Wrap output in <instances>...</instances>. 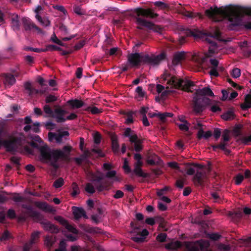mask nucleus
I'll return each mask as SVG.
<instances>
[{"label": "nucleus", "instance_id": "c756f323", "mask_svg": "<svg viewBox=\"0 0 251 251\" xmlns=\"http://www.w3.org/2000/svg\"><path fill=\"white\" fill-rule=\"evenodd\" d=\"M212 136V132L210 131H207L205 132H204L203 130L201 129L199 130L198 133V137L199 139H201L204 138L205 139H208Z\"/></svg>", "mask_w": 251, "mask_h": 251}, {"label": "nucleus", "instance_id": "1a4fd4ad", "mask_svg": "<svg viewBox=\"0 0 251 251\" xmlns=\"http://www.w3.org/2000/svg\"><path fill=\"white\" fill-rule=\"evenodd\" d=\"M124 136L129 138V140L131 144H134V150L136 152H139L143 150L142 143L143 141L139 139L134 130L130 128H126L124 133Z\"/></svg>", "mask_w": 251, "mask_h": 251}, {"label": "nucleus", "instance_id": "c9c22d12", "mask_svg": "<svg viewBox=\"0 0 251 251\" xmlns=\"http://www.w3.org/2000/svg\"><path fill=\"white\" fill-rule=\"evenodd\" d=\"M134 113L132 111L127 112L126 114V124L128 125L130 124H132L133 123V115Z\"/></svg>", "mask_w": 251, "mask_h": 251}, {"label": "nucleus", "instance_id": "bb28decb", "mask_svg": "<svg viewBox=\"0 0 251 251\" xmlns=\"http://www.w3.org/2000/svg\"><path fill=\"white\" fill-rule=\"evenodd\" d=\"M230 138L229 130L225 129L223 132L222 141L219 144H224L225 145H228V142L229 141Z\"/></svg>", "mask_w": 251, "mask_h": 251}, {"label": "nucleus", "instance_id": "cd10ccee", "mask_svg": "<svg viewBox=\"0 0 251 251\" xmlns=\"http://www.w3.org/2000/svg\"><path fill=\"white\" fill-rule=\"evenodd\" d=\"M227 145H225L224 144H218L212 146L213 149L214 151H216L217 149H220L225 151L226 154L228 155L230 153V151L228 149H226V146Z\"/></svg>", "mask_w": 251, "mask_h": 251}, {"label": "nucleus", "instance_id": "09e8293b", "mask_svg": "<svg viewBox=\"0 0 251 251\" xmlns=\"http://www.w3.org/2000/svg\"><path fill=\"white\" fill-rule=\"evenodd\" d=\"M244 178V176L242 174H238L234 177L235 184L238 185H240L243 181Z\"/></svg>", "mask_w": 251, "mask_h": 251}, {"label": "nucleus", "instance_id": "473e14b6", "mask_svg": "<svg viewBox=\"0 0 251 251\" xmlns=\"http://www.w3.org/2000/svg\"><path fill=\"white\" fill-rule=\"evenodd\" d=\"M222 118L225 121H229L233 119L234 117V113L232 111L228 110L224 113L222 116Z\"/></svg>", "mask_w": 251, "mask_h": 251}, {"label": "nucleus", "instance_id": "4d7b16f0", "mask_svg": "<svg viewBox=\"0 0 251 251\" xmlns=\"http://www.w3.org/2000/svg\"><path fill=\"white\" fill-rule=\"evenodd\" d=\"M241 75V71L239 68H235L232 70L231 75L234 78H238Z\"/></svg>", "mask_w": 251, "mask_h": 251}, {"label": "nucleus", "instance_id": "680f3d73", "mask_svg": "<svg viewBox=\"0 0 251 251\" xmlns=\"http://www.w3.org/2000/svg\"><path fill=\"white\" fill-rule=\"evenodd\" d=\"M135 92L140 98H143L145 96V93L143 91V88L141 86H138L136 89Z\"/></svg>", "mask_w": 251, "mask_h": 251}, {"label": "nucleus", "instance_id": "dca6fc26", "mask_svg": "<svg viewBox=\"0 0 251 251\" xmlns=\"http://www.w3.org/2000/svg\"><path fill=\"white\" fill-rule=\"evenodd\" d=\"M207 42L210 44V46L208 49V54L206 53L205 54L206 57H204L202 59V67H204V62L205 61V59L206 57H210L212 54H214L217 50V44L216 42L215 41H212L210 39H207Z\"/></svg>", "mask_w": 251, "mask_h": 251}, {"label": "nucleus", "instance_id": "de8ad7c7", "mask_svg": "<svg viewBox=\"0 0 251 251\" xmlns=\"http://www.w3.org/2000/svg\"><path fill=\"white\" fill-rule=\"evenodd\" d=\"M108 54L109 55L112 56L113 55H117L118 54H121V51L117 48H112L110 49Z\"/></svg>", "mask_w": 251, "mask_h": 251}, {"label": "nucleus", "instance_id": "58836bf2", "mask_svg": "<svg viewBox=\"0 0 251 251\" xmlns=\"http://www.w3.org/2000/svg\"><path fill=\"white\" fill-rule=\"evenodd\" d=\"M245 101L246 103L242 105V108L243 109H248L251 107V96L250 95H247L246 97Z\"/></svg>", "mask_w": 251, "mask_h": 251}, {"label": "nucleus", "instance_id": "ddd939ff", "mask_svg": "<svg viewBox=\"0 0 251 251\" xmlns=\"http://www.w3.org/2000/svg\"><path fill=\"white\" fill-rule=\"evenodd\" d=\"M69 133L67 131H64L59 133L49 132L48 133L49 140L52 141L55 140L57 143L61 144L62 143V138L66 136H69Z\"/></svg>", "mask_w": 251, "mask_h": 251}, {"label": "nucleus", "instance_id": "3c124183", "mask_svg": "<svg viewBox=\"0 0 251 251\" xmlns=\"http://www.w3.org/2000/svg\"><path fill=\"white\" fill-rule=\"evenodd\" d=\"M50 40L53 42L58 44V45L63 47L65 46V44L57 38L56 36L54 33L52 35Z\"/></svg>", "mask_w": 251, "mask_h": 251}, {"label": "nucleus", "instance_id": "6ab92c4d", "mask_svg": "<svg viewBox=\"0 0 251 251\" xmlns=\"http://www.w3.org/2000/svg\"><path fill=\"white\" fill-rule=\"evenodd\" d=\"M25 88L26 91H27L28 96L31 97L39 94H43L44 93V91L43 90H38L33 88L29 82H26L25 84Z\"/></svg>", "mask_w": 251, "mask_h": 251}, {"label": "nucleus", "instance_id": "6e6552de", "mask_svg": "<svg viewBox=\"0 0 251 251\" xmlns=\"http://www.w3.org/2000/svg\"><path fill=\"white\" fill-rule=\"evenodd\" d=\"M162 78L164 80H167V84L172 88L181 89L185 91L192 92L190 88L194 86V82L191 80H184L175 76H171L170 74L168 73H164Z\"/></svg>", "mask_w": 251, "mask_h": 251}, {"label": "nucleus", "instance_id": "72a5a7b5", "mask_svg": "<svg viewBox=\"0 0 251 251\" xmlns=\"http://www.w3.org/2000/svg\"><path fill=\"white\" fill-rule=\"evenodd\" d=\"M179 13L183 15L191 18H193L196 17L195 13L186 10L185 8H181L179 10Z\"/></svg>", "mask_w": 251, "mask_h": 251}, {"label": "nucleus", "instance_id": "393cba45", "mask_svg": "<svg viewBox=\"0 0 251 251\" xmlns=\"http://www.w3.org/2000/svg\"><path fill=\"white\" fill-rule=\"evenodd\" d=\"M34 205L39 209L44 211L48 212H51L52 211L51 207L46 202L35 201Z\"/></svg>", "mask_w": 251, "mask_h": 251}, {"label": "nucleus", "instance_id": "49530a36", "mask_svg": "<svg viewBox=\"0 0 251 251\" xmlns=\"http://www.w3.org/2000/svg\"><path fill=\"white\" fill-rule=\"evenodd\" d=\"M130 226L133 228L132 232L133 233H138V230L140 229L141 226L139 225L138 223L137 222H131L130 223Z\"/></svg>", "mask_w": 251, "mask_h": 251}, {"label": "nucleus", "instance_id": "4468645a", "mask_svg": "<svg viewBox=\"0 0 251 251\" xmlns=\"http://www.w3.org/2000/svg\"><path fill=\"white\" fill-rule=\"evenodd\" d=\"M38 222L40 223L45 230L54 233H56L59 232V229L56 226L52 224L50 222L44 220L43 217L41 221Z\"/></svg>", "mask_w": 251, "mask_h": 251}, {"label": "nucleus", "instance_id": "7c9ffc66", "mask_svg": "<svg viewBox=\"0 0 251 251\" xmlns=\"http://www.w3.org/2000/svg\"><path fill=\"white\" fill-rule=\"evenodd\" d=\"M153 5L160 10H165L169 8V5L168 4L160 1L154 2Z\"/></svg>", "mask_w": 251, "mask_h": 251}, {"label": "nucleus", "instance_id": "2f4dec72", "mask_svg": "<svg viewBox=\"0 0 251 251\" xmlns=\"http://www.w3.org/2000/svg\"><path fill=\"white\" fill-rule=\"evenodd\" d=\"M133 173L135 174L136 175L144 178H146L148 176L146 173L143 172L141 167H134Z\"/></svg>", "mask_w": 251, "mask_h": 251}, {"label": "nucleus", "instance_id": "20e7f679", "mask_svg": "<svg viewBox=\"0 0 251 251\" xmlns=\"http://www.w3.org/2000/svg\"><path fill=\"white\" fill-rule=\"evenodd\" d=\"M133 13L135 15L136 23L139 25L147 27L149 29H152L154 31L161 33L162 28L159 25H155L153 23L141 17L154 19L157 17L159 15L156 13H154L152 9L151 8L145 9L142 7H138L133 10Z\"/></svg>", "mask_w": 251, "mask_h": 251}, {"label": "nucleus", "instance_id": "412c9836", "mask_svg": "<svg viewBox=\"0 0 251 251\" xmlns=\"http://www.w3.org/2000/svg\"><path fill=\"white\" fill-rule=\"evenodd\" d=\"M85 105V103L78 99H71L66 102L67 106H70L72 109H78Z\"/></svg>", "mask_w": 251, "mask_h": 251}, {"label": "nucleus", "instance_id": "c03bdc74", "mask_svg": "<svg viewBox=\"0 0 251 251\" xmlns=\"http://www.w3.org/2000/svg\"><path fill=\"white\" fill-rule=\"evenodd\" d=\"M214 101L212 100L211 105H210V110L213 113H216L221 112L222 111L221 108H220L217 104H213Z\"/></svg>", "mask_w": 251, "mask_h": 251}, {"label": "nucleus", "instance_id": "052dcab7", "mask_svg": "<svg viewBox=\"0 0 251 251\" xmlns=\"http://www.w3.org/2000/svg\"><path fill=\"white\" fill-rule=\"evenodd\" d=\"M57 100V98L52 95L48 96L45 100V101L47 103L54 102Z\"/></svg>", "mask_w": 251, "mask_h": 251}, {"label": "nucleus", "instance_id": "aec40b11", "mask_svg": "<svg viewBox=\"0 0 251 251\" xmlns=\"http://www.w3.org/2000/svg\"><path fill=\"white\" fill-rule=\"evenodd\" d=\"M73 213L75 219L78 220L81 217L88 219L85 211L81 207L73 206L72 207Z\"/></svg>", "mask_w": 251, "mask_h": 251}, {"label": "nucleus", "instance_id": "4c0bfd02", "mask_svg": "<svg viewBox=\"0 0 251 251\" xmlns=\"http://www.w3.org/2000/svg\"><path fill=\"white\" fill-rule=\"evenodd\" d=\"M188 34L195 38H200L201 37L202 33L201 31L197 30L189 29L187 32Z\"/></svg>", "mask_w": 251, "mask_h": 251}, {"label": "nucleus", "instance_id": "f257e3e1", "mask_svg": "<svg viewBox=\"0 0 251 251\" xmlns=\"http://www.w3.org/2000/svg\"><path fill=\"white\" fill-rule=\"evenodd\" d=\"M205 14L214 22H220L224 19H227L230 22L229 28L233 30L234 27L241 25L245 15L251 16V8L232 5L225 8L211 7L205 11Z\"/></svg>", "mask_w": 251, "mask_h": 251}, {"label": "nucleus", "instance_id": "f704fd0d", "mask_svg": "<svg viewBox=\"0 0 251 251\" xmlns=\"http://www.w3.org/2000/svg\"><path fill=\"white\" fill-rule=\"evenodd\" d=\"M44 112L48 115V117H52L54 116V111L48 104H45L43 107Z\"/></svg>", "mask_w": 251, "mask_h": 251}, {"label": "nucleus", "instance_id": "bf43d9fd", "mask_svg": "<svg viewBox=\"0 0 251 251\" xmlns=\"http://www.w3.org/2000/svg\"><path fill=\"white\" fill-rule=\"evenodd\" d=\"M168 166L172 169L177 170H179L180 169L178 164L175 161L168 162Z\"/></svg>", "mask_w": 251, "mask_h": 251}, {"label": "nucleus", "instance_id": "a19ab883", "mask_svg": "<svg viewBox=\"0 0 251 251\" xmlns=\"http://www.w3.org/2000/svg\"><path fill=\"white\" fill-rule=\"evenodd\" d=\"M40 232L39 231H35L33 232L31 236L30 244L31 245L35 244L37 240L39 238Z\"/></svg>", "mask_w": 251, "mask_h": 251}, {"label": "nucleus", "instance_id": "2eb2a0df", "mask_svg": "<svg viewBox=\"0 0 251 251\" xmlns=\"http://www.w3.org/2000/svg\"><path fill=\"white\" fill-rule=\"evenodd\" d=\"M22 23L26 31L30 30L32 28L35 29L39 33H41L42 30L41 28L35 25L30 19L28 18H23Z\"/></svg>", "mask_w": 251, "mask_h": 251}, {"label": "nucleus", "instance_id": "0e129e2a", "mask_svg": "<svg viewBox=\"0 0 251 251\" xmlns=\"http://www.w3.org/2000/svg\"><path fill=\"white\" fill-rule=\"evenodd\" d=\"M123 168H124L126 173L127 174L131 173V168L129 167V166L128 165V161H127V160L126 159H125V160Z\"/></svg>", "mask_w": 251, "mask_h": 251}, {"label": "nucleus", "instance_id": "b1692460", "mask_svg": "<svg viewBox=\"0 0 251 251\" xmlns=\"http://www.w3.org/2000/svg\"><path fill=\"white\" fill-rule=\"evenodd\" d=\"M208 37H212L219 41H223L221 38V34L218 28L213 29L211 31L207 32L204 34Z\"/></svg>", "mask_w": 251, "mask_h": 251}, {"label": "nucleus", "instance_id": "37998d69", "mask_svg": "<svg viewBox=\"0 0 251 251\" xmlns=\"http://www.w3.org/2000/svg\"><path fill=\"white\" fill-rule=\"evenodd\" d=\"M73 10L75 14L80 16L84 15L85 13L80 6L77 5L73 6Z\"/></svg>", "mask_w": 251, "mask_h": 251}, {"label": "nucleus", "instance_id": "8fccbe9b", "mask_svg": "<svg viewBox=\"0 0 251 251\" xmlns=\"http://www.w3.org/2000/svg\"><path fill=\"white\" fill-rule=\"evenodd\" d=\"M207 237L212 240L217 241L220 238L221 235L217 233H212L210 234L208 233L207 234Z\"/></svg>", "mask_w": 251, "mask_h": 251}, {"label": "nucleus", "instance_id": "0eeeda50", "mask_svg": "<svg viewBox=\"0 0 251 251\" xmlns=\"http://www.w3.org/2000/svg\"><path fill=\"white\" fill-rule=\"evenodd\" d=\"M72 150L73 148L71 146H64L62 150L56 149L51 150L49 152V157L48 158L42 159L50 161V165L53 167L55 170H56L59 167L57 163L59 159L67 161L70 160V156Z\"/></svg>", "mask_w": 251, "mask_h": 251}, {"label": "nucleus", "instance_id": "c85d7f7f", "mask_svg": "<svg viewBox=\"0 0 251 251\" xmlns=\"http://www.w3.org/2000/svg\"><path fill=\"white\" fill-rule=\"evenodd\" d=\"M55 242V238L52 235H47L45 237V244L49 248H50Z\"/></svg>", "mask_w": 251, "mask_h": 251}, {"label": "nucleus", "instance_id": "5701e85b", "mask_svg": "<svg viewBox=\"0 0 251 251\" xmlns=\"http://www.w3.org/2000/svg\"><path fill=\"white\" fill-rule=\"evenodd\" d=\"M209 63L212 66L209 72V75L215 77L218 76L219 73L217 72V68L219 65V61L216 59L211 58L209 59Z\"/></svg>", "mask_w": 251, "mask_h": 251}, {"label": "nucleus", "instance_id": "a211bd4d", "mask_svg": "<svg viewBox=\"0 0 251 251\" xmlns=\"http://www.w3.org/2000/svg\"><path fill=\"white\" fill-rule=\"evenodd\" d=\"M66 113H67V111L65 110L60 108H56L54 111V116L52 117L55 118L56 122L58 123H64L66 121V119L63 117V116Z\"/></svg>", "mask_w": 251, "mask_h": 251}, {"label": "nucleus", "instance_id": "6e6d98bb", "mask_svg": "<svg viewBox=\"0 0 251 251\" xmlns=\"http://www.w3.org/2000/svg\"><path fill=\"white\" fill-rule=\"evenodd\" d=\"M167 234L164 233H159L156 237V240L160 242H164L166 241Z\"/></svg>", "mask_w": 251, "mask_h": 251}, {"label": "nucleus", "instance_id": "4be33fe9", "mask_svg": "<svg viewBox=\"0 0 251 251\" xmlns=\"http://www.w3.org/2000/svg\"><path fill=\"white\" fill-rule=\"evenodd\" d=\"M59 222L67 229L69 231L74 233L78 234V230L72 225H70L66 220L61 217H59L57 219Z\"/></svg>", "mask_w": 251, "mask_h": 251}, {"label": "nucleus", "instance_id": "f03ea898", "mask_svg": "<svg viewBox=\"0 0 251 251\" xmlns=\"http://www.w3.org/2000/svg\"><path fill=\"white\" fill-rule=\"evenodd\" d=\"M97 174L99 175L92 172L89 173L90 180L92 183L86 184L85 191L90 194L95 193L96 190L99 192L108 191L113 185L114 181H119V178L116 176V171L115 170L108 171L105 174L106 178L112 180L104 179L102 173L100 171H97Z\"/></svg>", "mask_w": 251, "mask_h": 251}, {"label": "nucleus", "instance_id": "f8f14e48", "mask_svg": "<svg viewBox=\"0 0 251 251\" xmlns=\"http://www.w3.org/2000/svg\"><path fill=\"white\" fill-rule=\"evenodd\" d=\"M22 207L27 210L26 214H28L30 217L33 218L34 220L37 221H41L43 218V216L38 211L34 210L32 207L30 205H27L23 204Z\"/></svg>", "mask_w": 251, "mask_h": 251}, {"label": "nucleus", "instance_id": "5fc2aeb1", "mask_svg": "<svg viewBox=\"0 0 251 251\" xmlns=\"http://www.w3.org/2000/svg\"><path fill=\"white\" fill-rule=\"evenodd\" d=\"M112 148L114 152H117L119 150V144L116 139H112Z\"/></svg>", "mask_w": 251, "mask_h": 251}, {"label": "nucleus", "instance_id": "13d9d810", "mask_svg": "<svg viewBox=\"0 0 251 251\" xmlns=\"http://www.w3.org/2000/svg\"><path fill=\"white\" fill-rule=\"evenodd\" d=\"M189 123L187 121H185V123L183 124H180L179 125V128L180 130L187 131L189 130V127L188 126Z\"/></svg>", "mask_w": 251, "mask_h": 251}, {"label": "nucleus", "instance_id": "69168bd1", "mask_svg": "<svg viewBox=\"0 0 251 251\" xmlns=\"http://www.w3.org/2000/svg\"><path fill=\"white\" fill-rule=\"evenodd\" d=\"M11 26L14 30H19L20 29V22L14 21L11 22Z\"/></svg>", "mask_w": 251, "mask_h": 251}, {"label": "nucleus", "instance_id": "ea45409f", "mask_svg": "<svg viewBox=\"0 0 251 251\" xmlns=\"http://www.w3.org/2000/svg\"><path fill=\"white\" fill-rule=\"evenodd\" d=\"M86 111H90L93 114H97L100 113L102 111L100 109H98L95 106H88L85 109Z\"/></svg>", "mask_w": 251, "mask_h": 251}, {"label": "nucleus", "instance_id": "603ef678", "mask_svg": "<svg viewBox=\"0 0 251 251\" xmlns=\"http://www.w3.org/2000/svg\"><path fill=\"white\" fill-rule=\"evenodd\" d=\"M57 27H58L60 31H61L63 34H67L68 33V30L67 27L62 23H59L57 25Z\"/></svg>", "mask_w": 251, "mask_h": 251}, {"label": "nucleus", "instance_id": "338daca9", "mask_svg": "<svg viewBox=\"0 0 251 251\" xmlns=\"http://www.w3.org/2000/svg\"><path fill=\"white\" fill-rule=\"evenodd\" d=\"M243 52L245 56L249 57L251 55V47L244 49Z\"/></svg>", "mask_w": 251, "mask_h": 251}, {"label": "nucleus", "instance_id": "a18cd8bd", "mask_svg": "<svg viewBox=\"0 0 251 251\" xmlns=\"http://www.w3.org/2000/svg\"><path fill=\"white\" fill-rule=\"evenodd\" d=\"M185 247L187 249L186 251H199L198 247L195 246H191L189 242H185Z\"/></svg>", "mask_w": 251, "mask_h": 251}, {"label": "nucleus", "instance_id": "423d86ee", "mask_svg": "<svg viewBox=\"0 0 251 251\" xmlns=\"http://www.w3.org/2000/svg\"><path fill=\"white\" fill-rule=\"evenodd\" d=\"M3 132V128L0 127V138ZM24 136L22 133L13 132L7 138L0 141V146H3L7 152L15 153L23 144Z\"/></svg>", "mask_w": 251, "mask_h": 251}, {"label": "nucleus", "instance_id": "39448f33", "mask_svg": "<svg viewBox=\"0 0 251 251\" xmlns=\"http://www.w3.org/2000/svg\"><path fill=\"white\" fill-rule=\"evenodd\" d=\"M205 96L214 97V95L209 87L197 89L193 97L192 103L193 111L196 115H200L206 108V105L212 104V100Z\"/></svg>", "mask_w": 251, "mask_h": 251}, {"label": "nucleus", "instance_id": "e2e57ef3", "mask_svg": "<svg viewBox=\"0 0 251 251\" xmlns=\"http://www.w3.org/2000/svg\"><path fill=\"white\" fill-rule=\"evenodd\" d=\"M7 216L10 219H14L16 217L15 211L12 209H9L7 212Z\"/></svg>", "mask_w": 251, "mask_h": 251}, {"label": "nucleus", "instance_id": "774afa93", "mask_svg": "<svg viewBox=\"0 0 251 251\" xmlns=\"http://www.w3.org/2000/svg\"><path fill=\"white\" fill-rule=\"evenodd\" d=\"M241 140L245 145H248L250 142H251V135L247 137H242Z\"/></svg>", "mask_w": 251, "mask_h": 251}, {"label": "nucleus", "instance_id": "f3484780", "mask_svg": "<svg viewBox=\"0 0 251 251\" xmlns=\"http://www.w3.org/2000/svg\"><path fill=\"white\" fill-rule=\"evenodd\" d=\"M18 74L16 73L15 75L11 74H6L3 75L4 80L3 83L6 86L10 87L14 85L16 82L15 76L17 77Z\"/></svg>", "mask_w": 251, "mask_h": 251}, {"label": "nucleus", "instance_id": "9b49d317", "mask_svg": "<svg viewBox=\"0 0 251 251\" xmlns=\"http://www.w3.org/2000/svg\"><path fill=\"white\" fill-rule=\"evenodd\" d=\"M208 177L205 172L197 171L194 176L193 181L196 186L203 187L206 183Z\"/></svg>", "mask_w": 251, "mask_h": 251}, {"label": "nucleus", "instance_id": "864d4df0", "mask_svg": "<svg viewBox=\"0 0 251 251\" xmlns=\"http://www.w3.org/2000/svg\"><path fill=\"white\" fill-rule=\"evenodd\" d=\"M10 237V234L7 230L4 231L0 235V242L7 240Z\"/></svg>", "mask_w": 251, "mask_h": 251}, {"label": "nucleus", "instance_id": "e433bc0d", "mask_svg": "<svg viewBox=\"0 0 251 251\" xmlns=\"http://www.w3.org/2000/svg\"><path fill=\"white\" fill-rule=\"evenodd\" d=\"M72 192L71 193V195L72 197H75L76 195L79 194L80 193V190L79 188V187L78 185L76 184V182H73L72 185Z\"/></svg>", "mask_w": 251, "mask_h": 251}, {"label": "nucleus", "instance_id": "a878e982", "mask_svg": "<svg viewBox=\"0 0 251 251\" xmlns=\"http://www.w3.org/2000/svg\"><path fill=\"white\" fill-rule=\"evenodd\" d=\"M185 58L184 52H178L175 54L172 61L174 65H177L182 60Z\"/></svg>", "mask_w": 251, "mask_h": 251}, {"label": "nucleus", "instance_id": "79ce46f5", "mask_svg": "<svg viewBox=\"0 0 251 251\" xmlns=\"http://www.w3.org/2000/svg\"><path fill=\"white\" fill-rule=\"evenodd\" d=\"M64 183V179L62 177H59L54 181L53 186L55 188H59L63 186Z\"/></svg>", "mask_w": 251, "mask_h": 251}, {"label": "nucleus", "instance_id": "7ed1b4c3", "mask_svg": "<svg viewBox=\"0 0 251 251\" xmlns=\"http://www.w3.org/2000/svg\"><path fill=\"white\" fill-rule=\"evenodd\" d=\"M166 57V54L164 52L157 55L153 53L149 54L136 52L129 54L127 61L131 67H137L142 63L155 66L158 65Z\"/></svg>", "mask_w": 251, "mask_h": 251}, {"label": "nucleus", "instance_id": "9d476101", "mask_svg": "<svg viewBox=\"0 0 251 251\" xmlns=\"http://www.w3.org/2000/svg\"><path fill=\"white\" fill-rule=\"evenodd\" d=\"M35 140L37 142L32 141L30 143L31 146L40 151L42 158H48L49 155V152L51 151L50 148L46 144L44 145L40 144L43 143V142L39 136H35Z\"/></svg>", "mask_w": 251, "mask_h": 251}]
</instances>
